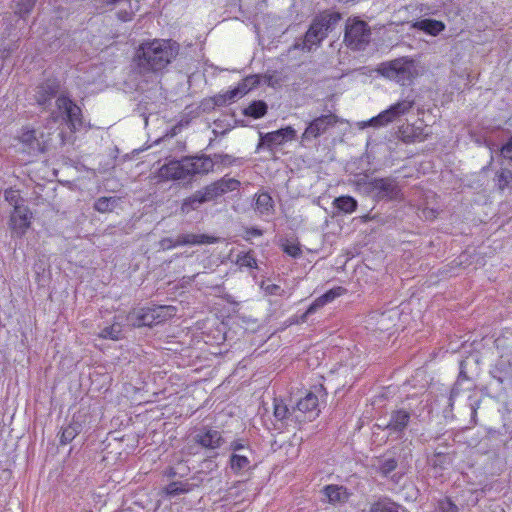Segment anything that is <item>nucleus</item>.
I'll return each mask as SVG.
<instances>
[{"label": "nucleus", "instance_id": "48", "mask_svg": "<svg viewBox=\"0 0 512 512\" xmlns=\"http://www.w3.org/2000/svg\"><path fill=\"white\" fill-rule=\"evenodd\" d=\"M245 447V444H243L241 441H233L231 443V449L234 451L233 453H236V451H239V449H243Z\"/></svg>", "mask_w": 512, "mask_h": 512}, {"label": "nucleus", "instance_id": "13", "mask_svg": "<svg viewBox=\"0 0 512 512\" xmlns=\"http://www.w3.org/2000/svg\"><path fill=\"white\" fill-rule=\"evenodd\" d=\"M370 188L379 199L393 200L399 198L400 188L395 179H373L370 183Z\"/></svg>", "mask_w": 512, "mask_h": 512}, {"label": "nucleus", "instance_id": "32", "mask_svg": "<svg viewBox=\"0 0 512 512\" xmlns=\"http://www.w3.org/2000/svg\"><path fill=\"white\" fill-rule=\"evenodd\" d=\"M369 512H399L396 503L388 499H379L372 503Z\"/></svg>", "mask_w": 512, "mask_h": 512}, {"label": "nucleus", "instance_id": "41", "mask_svg": "<svg viewBox=\"0 0 512 512\" xmlns=\"http://www.w3.org/2000/svg\"><path fill=\"white\" fill-rule=\"evenodd\" d=\"M438 508L441 512H459V507L449 497L438 501Z\"/></svg>", "mask_w": 512, "mask_h": 512}, {"label": "nucleus", "instance_id": "40", "mask_svg": "<svg viewBox=\"0 0 512 512\" xmlns=\"http://www.w3.org/2000/svg\"><path fill=\"white\" fill-rule=\"evenodd\" d=\"M325 307L323 295H319L318 298H315L313 302L310 304L309 308L306 309L303 316H301V321L305 322L307 317H309L310 314L316 313V311L320 308Z\"/></svg>", "mask_w": 512, "mask_h": 512}, {"label": "nucleus", "instance_id": "10", "mask_svg": "<svg viewBox=\"0 0 512 512\" xmlns=\"http://www.w3.org/2000/svg\"><path fill=\"white\" fill-rule=\"evenodd\" d=\"M415 66H380L377 73L386 77L387 79L394 80L402 86L411 85L414 83L418 73L415 72Z\"/></svg>", "mask_w": 512, "mask_h": 512}, {"label": "nucleus", "instance_id": "19", "mask_svg": "<svg viewBox=\"0 0 512 512\" xmlns=\"http://www.w3.org/2000/svg\"><path fill=\"white\" fill-rule=\"evenodd\" d=\"M410 421V412L406 409H398L390 415L386 428L394 432H403Z\"/></svg>", "mask_w": 512, "mask_h": 512}, {"label": "nucleus", "instance_id": "28", "mask_svg": "<svg viewBox=\"0 0 512 512\" xmlns=\"http://www.w3.org/2000/svg\"><path fill=\"white\" fill-rule=\"evenodd\" d=\"M334 207L344 213H353L357 208V201L350 195H341L333 201Z\"/></svg>", "mask_w": 512, "mask_h": 512}, {"label": "nucleus", "instance_id": "50", "mask_svg": "<svg viewBox=\"0 0 512 512\" xmlns=\"http://www.w3.org/2000/svg\"><path fill=\"white\" fill-rule=\"evenodd\" d=\"M57 437H58L59 443L61 445H63L64 444V430H62V428L58 431Z\"/></svg>", "mask_w": 512, "mask_h": 512}, {"label": "nucleus", "instance_id": "1", "mask_svg": "<svg viewBox=\"0 0 512 512\" xmlns=\"http://www.w3.org/2000/svg\"><path fill=\"white\" fill-rule=\"evenodd\" d=\"M215 169V162L211 156H183L179 160L172 159L153 174L157 183L166 181H180V183L191 184L197 175H206Z\"/></svg>", "mask_w": 512, "mask_h": 512}, {"label": "nucleus", "instance_id": "29", "mask_svg": "<svg viewBox=\"0 0 512 512\" xmlns=\"http://www.w3.org/2000/svg\"><path fill=\"white\" fill-rule=\"evenodd\" d=\"M192 489L193 485L188 482H172L164 486L163 493L168 496H176L189 493Z\"/></svg>", "mask_w": 512, "mask_h": 512}, {"label": "nucleus", "instance_id": "54", "mask_svg": "<svg viewBox=\"0 0 512 512\" xmlns=\"http://www.w3.org/2000/svg\"><path fill=\"white\" fill-rule=\"evenodd\" d=\"M388 63H390L391 65H394V63H399V60H392V61H389Z\"/></svg>", "mask_w": 512, "mask_h": 512}, {"label": "nucleus", "instance_id": "31", "mask_svg": "<svg viewBox=\"0 0 512 512\" xmlns=\"http://www.w3.org/2000/svg\"><path fill=\"white\" fill-rule=\"evenodd\" d=\"M495 180L499 190L510 189L512 187V170L500 169L496 173Z\"/></svg>", "mask_w": 512, "mask_h": 512}, {"label": "nucleus", "instance_id": "3", "mask_svg": "<svg viewBox=\"0 0 512 512\" xmlns=\"http://www.w3.org/2000/svg\"><path fill=\"white\" fill-rule=\"evenodd\" d=\"M341 19L342 14L332 11V9L319 12L304 35L302 48L311 51V49L320 46L323 39L328 36V33L337 26Z\"/></svg>", "mask_w": 512, "mask_h": 512}, {"label": "nucleus", "instance_id": "55", "mask_svg": "<svg viewBox=\"0 0 512 512\" xmlns=\"http://www.w3.org/2000/svg\"><path fill=\"white\" fill-rule=\"evenodd\" d=\"M404 63H405L406 65H408V63H413V61H412V60H406V61H404Z\"/></svg>", "mask_w": 512, "mask_h": 512}, {"label": "nucleus", "instance_id": "34", "mask_svg": "<svg viewBox=\"0 0 512 512\" xmlns=\"http://www.w3.org/2000/svg\"><path fill=\"white\" fill-rule=\"evenodd\" d=\"M4 198L13 206V209H15L16 206L25 205L24 199L21 197L19 191L13 188H8L4 191Z\"/></svg>", "mask_w": 512, "mask_h": 512}, {"label": "nucleus", "instance_id": "2", "mask_svg": "<svg viewBox=\"0 0 512 512\" xmlns=\"http://www.w3.org/2000/svg\"><path fill=\"white\" fill-rule=\"evenodd\" d=\"M180 44L171 38H153L137 46L134 59L145 63H171L180 52Z\"/></svg>", "mask_w": 512, "mask_h": 512}, {"label": "nucleus", "instance_id": "39", "mask_svg": "<svg viewBox=\"0 0 512 512\" xmlns=\"http://www.w3.org/2000/svg\"><path fill=\"white\" fill-rule=\"evenodd\" d=\"M398 461L395 457H390L389 459L383 460L379 465V472L383 476H387L391 474L392 471L397 469Z\"/></svg>", "mask_w": 512, "mask_h": 512}, {"label": "nucleus", "instance_id": "56", "mask_svg": "<svg viewBox=\"0 0 512 512\" xmlns=\"http://www.w3.org/2000/svg\"><path fill=\"white\" fill-rule=\"evenodd\" d=\"M7 59V56H2L0 60L5 61Z\"/></svg>", "mask_w": 512, "mask_h": 512}, {"label": "nucleus", "instance_id": "21", "mask_svg": "<svg viewBox=\"0 0 512 512\" xmlns=\"http://www.w3.org/2000/svg\"><path fill=\"white\" fill-rule=\"evenodd\" d=\"M413 27L431 36H438V34L444 31L445 24L442 21H438V19L424 18L414 22Z\"/></svg>", "mask_w": 512, "mask_h": 512}, {"label": "nucleus", "instance_id": "12", "mask_svg": "<svg viewBox=\"0 0 512 512\" xmlns=\"http://www.w3.org/2000/svg\"><path fill=\"white\" fill-rule=\"evenodd\" d=\"M337 117L334 114H322L319 117L312 119L304 129L301 139L303 142L311 141L313 138L322 136L327 132L328 128L337 123Z\"/></svg>", "mask_w": 512, "mask_h": 512}, {"label": "nucleus", "instance_id": "35", "mask_svg": "<svg viewBox=\"0 0 512 512\" xmlns=\"http://www.w3.org/2000/svg\"><path fill=\"white\" fill-rule=\"evenodd\" d=\"M117 1L119 0H106V2L108 4H115L117 3ZM130 4V10L129 12L127 11H124V12H120L119 13V18L124 20L126 22V20H131L133 15L135 14V12H138L139 10V3L141 0H127Z\"/></svg>", "mask_w": 512, "mask_h": 512}, {"label": "nucleus", "instance_id": "37", "mask_svg": "<svg viewBox=\"0 0 512 512\" xmlns=\"http://www.w3.org/2000/svg\"><path fill=\"white\" fill-rule=\"evenodd\" d=\"M236 264L240 267H249L250 269H254V267L257 266V261L252 251H248L237 256Z\"/></svg>", "mask_w": 512, "mask_h": 512}, {"label": "nucleus", "instance_id": "18", "mask_svg": "<svg viewBox=\"0 0 512 512\" xmlns=\"http://www.w3.org/2000/svg\"><path fill=\"white\" fill-rule=\"evenodd\" d=\"M219 242V237L204 235V233H184L178 236V245H212Z\"/></svg>", "mask_w": 512, "mask_h": 512}, {"label": "nucleus", "instance_id": "53", "mask_svg": "<svg viewBox=\"0 0 512 512\" xmlns=\"http://www.w3.org/2000/svg\"><path fill=\"white\" fill-rule=\"evenodd\" d=\"M278 82H273L272 78H269L268 79V84L272 85V86H275V84H277Z\"/></svg>", "mask_w": 512, "mask_h": 512}, {"label": "nucleus", "instance_id": "23", "mask_svg": "<svg viewBox=\"0 0 512 512\" xmlns=\"http://www.w3.org/2000/svg\"><path fill=\"white\" fill-rule=\"evenodd\" d=\"M205 201H210L209 198H207V186L203 190H198L195 194L185 198L181 204L180 210L182 213H189L191 210L198 208L200 204L205 203Z\"/></svg>", "mask_w": 512, "mask_h": 512}, {"label": "nucleus", "instance_id": "26", "mask_svg": "<svg viewBox=\"0 0 512 512\" xmlns=\"http://www.w3.org/2000/svg\"><path fill=\"white\" fill-rule=\"evenodd\" d=\"M250 459L248 456L232 454L229 458V465L234 474L239 475L250 468Z\"/></svg>", "mask_w": 512, "mask_h": 512}, {"label": "nucleus", "instance_id": "16", "mask_svg": "<svg viewBox=\"0 0 512 512\" xmlns=\"http://www.w3.org/2000/svg\"><path fill=\"white\" fill-rule=\"evenodd\" d=\"M321 493L326 502L332 505L346 503L352 494L346 486L339 484L325 485L322 487Z\"/></svg>", "mask_w": 512, "mask_h": 512}, {"label": "nucleus", "instance_id": "8", "mask_svg": "<svg viewBox=\"0 0 512 512\" xmlns=\"http://www.w3.org/2000/svg\"><path fill=\"white\" fill-rule=\"evenodd\" d=\"M297 137V131L292 126L279 128L277 131H271L259 134V143L257 149L265 147L269 151L293 141Z\"/></svg>", "mask_w": 512, "mask_h": 512}, {"label": "nucleus", "instance_id": "22", "mask_svg": "<svg viewBox=\"0 0 512 512\" xmlns=\"http://www.w3.org/2000/svg\"><path fill=\"white\" fill-rule=\"evenodd\" d=\"M23 145V151L28 154L37 155L43 151L40 142L36 138L35 130L24 131L20 136Z\"/></svg>", "mask_w": 512, "mask_h": 512}, {"label": "nucleus", "instance_id": "20", "mask_svg": "<svg viewBox=\"0 0 512 512\" xmlns=\"http://www.w3.org/2000/svg\"><path fill=\"white\" fill-rule=\"evenodd\" d=\"M196 441L202 447L218 448L221 446L222 437L219 431L207 428L206 430L199 432V434L196 437Z\"/></svg>", "mask_w": 512, "mask_h": 512}, {"label": "nucleus", "instance_id": "4", "mask_svg": "<svg viewBox=\"0 0 512 512\" xmlns=\"http://www.w3.org/2000/svg\"><path fill=\"white\" fill-rule=\"evenodd\" d=\"M60 84L57 79H47L45 82L41 83L36 88L35 99L38 105L47 108L49 106L50 100L56 98V106L57 111L52 112V118L54 121H62L64 120V94L59 93Z\"/></svg>", "mask_w": 512, "mask_h": 512}, {"label": "nucleus", "instance_id": "42", "mask_svg": "<svg viewBox=\"0 0 512 512\" xmlns=\"http://www.w3.org/2000/svg\"><path fill=\"white\" fill-rule=\"evenodd\" d=\"M289 414V409L286 404L282 402V400H275L274 402V415L278 419H286Z\"/></svg>", "mask_w": 512, "mask_h": 512}, {"label": "nucleus", "instance_id": "44", "mask_svg": "<svg viewBox=\"0 0 512 512\" xmlns=\"http://www.w3.org/2000/svg\"><path fill=\"white\" fill-rule=\"evenodd\" d=\"M34 0H23L17 4V13L20 15L27 14L33 7Z\"/></svg>", "mask_w": 512, "mask_h": 512}, {"label": "nucleus", "instance_id": "47", "mask_svg": "<svg viewBox=\"0 0 512 512\" xmlns=\"http://www.w3.org/2000/svg\"><path fill=\"white\" fill-rule=\"evenodd\" d=\"M386 319H388V317L386 316L385 313H383V314L380 315L378 323L380 324L379 329L381 331H387L388 332V331H390L391 327L387 326V324H385Z\"/></svg>", "mask_w": 512, "mask_h": 512}, {"label": "nucleus", "instance_id": "45", "mask_svg": "<svg viewBox=\"0 0 512 512\" xmlns=\"http://www.w3.org/2000/svg\"><path fill=\"white\" fill-rule=\"evenodd\" d=\"M501 153L504 158L512 161V136L509 138V141L502 146Z\"/></svg>", "mask_w": 512, "mask_h": 512}, {"label": "nucleus", "instance_id": "33", "mask_svg": "<svg viewBox=\"0 0 512 512\" xmlns=\"http://www.w3.org/2000/svg\"><path fill=\"white\" fill-rule=\"evenodd\" d=\"M116 201V198L113 197H101L95 201L94 208L100 213L111 212Z\"/></svg>", "mask_w": 512, "mask_h": 512}, {"label": "nucleus", "instance_id": "51", "mask_svg": "<svg viewBox=\"0 0 512 512\" xmlns=\"http://www.w3.org/2000/svg\"><path fill=\"white\" fill-rule=\"evenodd\" d=\"M165 475L168 477H174L177 475V473L173 468H169L168 470L165 471Z\"/></svg>", "mask_w": 512, "mask_h": 512}, {"label": "nucleus", "instance_id": "30", "mask_svg": "<svg viewBox=\"0 0 512 512\" xmlns=\"http://www.w3.org/2000/svg\"><path fill=\"white\" fill-rule=\"evenodd\" d=\"M420 130L413 126V124H403L398 128V135L402 141L415 142L420 138Z\"/></svg>", "mask_w": 512, "mask_h": 512}, {"label": "nucleus", "instance_id": "17", "mask_svg": "<svg viewBox=\"0 0 512 512\" xmlns=\"http://www.w3.org/2000/svg\"><path fill=\"white\" fill-rule=\"evenodd\" d=\"M296 408L300 412L307 414L309 419H314L320 414L319 398L316 394L308 392L303 398L298 400Z\"/></svg>", "mask_w": 512, "mask_h": 512}, {"label": "nucleus", "instance_id": "49", "mask_svg": "<svg viewBox=\"0 0 512 512\" xmlns=\"http://www.w3.org/2000/svg\"><path fill=\"white\" fill-rule=\"evenodd\" d=\"M248 233L251 234V236H262L263 232L259 230V228H251Z\"/></svg>", "mask_w": 512, "mask_h": 512}, {"label": "nucleus", "instance_id": "38", "mask_svg": "<svg viewBox=\"0 0 512 512\" xmlns=\"http://www.w3.org/2000/svg\"><path fill=\"white\" fill-rule=\"evenodd\" d=\"M347 294V289L344 286H334L333 288L326 291V293L322 294L324 304L327 305L334 301L339 296H343Z\"/></svg>", "mask_w": 512, "mask_h": 512}, {"label": "nucleus", "instance_id": "14", "mask_svg": "<svg viewBox=\"0 0 512 512\" xmlns=\"http://www.w3.org/2000/svg\"><path fill=\"white\" fill-rule=\"evenodd\" d=\"M66 122L71 131H88L91 124L83 118L82 109L73 103L71 99H66Z\"/></svg>", "mask_w": 512, "mask_h": 512}, {"label": "nucleus", "instance_id": "15", "mask_svg": "<svg viewBox=\"0 0 512 512\" xmlns=\"http://www.w3.org/2000/svg\"><path fill=\"white\" fill-rule=\"evenodd\" d=\"M241 183L237 179L233 178H221L214 183L206 186V198L214 200L219 196L229 193V191L239 189Z\"/></svg>", "mask_w": 512, "mask_h": 512}, {"label": "nucleus", "instance_id": "6", "mask_svg": "<svg viewBox=\"0 0 512 512\" xmlns=\"http://www.w3.org/2000/svg\"><path fill=\"white\" fill-rule=\"evenodd\" d=\"M132 314L135 316L133 324L142 327V325L159 324L175 317L177 309L173 306H154L139 309Z\"/></svg>", "mask_w": 512, "mask_h": 512}, {"label": "nucleus", "instance_id": "27", "mask_svg": "<svg viewBox=\"0 0 512 512\" xmlns=\"http://www.w3.org/2000/svg\"><path fill=\"white\" fill-rule=\"evenodd\" d=\"M267 113V103L263 100H254L248 107L244 108L243 114L248 117L259 119L264 117Z\"/></svg>", "mask_w": 512, "mask_h": 512}, {"label": "nucleus", "instance_id": "46", "mask_svg": "<svg viewBox=\"0 0 512 512\" xmlns=\"http://www.w3.org/2000/svg\"><path fill=\"white\" fill-rule=\"evenodd\" d=\"M161 245L163 248H166V249L177 247V246H179L178 245V237L175 241L172 240V238H163L161 240Z\"/></svg>", "mask_w": 512, "mask_h": 512}, {"label": "nucleus", "instance_id": "36", "mask_svg": "<svg viewBox=\"0 0 512 512\" xmlns=\"http://www.w3.org/2000/svg\"><path fill=\"white\" fill-rule=\"evenodd\" d=\"M282 249L287 255L293 258H297L302 255L301 245L298 241L285 240L282 243Z\"/></svg>", "mask_w": 512, "mask_h": 512}, {"label": "nucleus", "instance_id": "24", "mask_svg": "<svg viewBox=\"0 0 512 512\" xmlns=\"http://www.w3.org/2000/svg\"><path fill=\"white\" fill-rule=\"evenodd\" d=\"M255 210L260 214H272L275 210L274 200L269 193H260L255 199Z\"/></svg>", "mask_w": 512, "mask_h": 512}, {"label": "nucleus", "instance_id": "11", "mask_svg": "<svg viewBox=\"0 0 512 512\" xmlns=\"http://www.w3.org/2000/svg\"><path fill=\"white\" fill-rule=\"evenodd\" d=\"M32 212L26 205L16 206L10 214L9 228L12 235L22 237L31 225Z\"/></svg>", "mask_w": 512, "mask_h": 512}, {"label": "nucleus", "instance_id": "25", "mask_svg": "<svg viewBox=\"0 0 512 512\" xmlns=\"http://www.w3.org/2000/svg\"><path fill=\"white\" fill-rule=\"evenodd\" d=\"M97 336L102 339L119 341V339L123 338V326L120 322H113L109 326L102 328Z\"/></svg>", "mask_w": 512, "mask_h": 512}, {"label": "nucleus", "instance_id": "5", "mask_svg": "<svg viewBox=\"0 0 512 512\" xmlns=\"http://www.w3.org/2000/svg\"><path fill=\"white\" fill-rule=\"evenodd\" d=\"M371 30L365 21L348 19L345 25L344 43L351 49H364L370 43Z\"/></svg>", "mask_w": 512, "mask_h": 512}, {"label": "nucleus", "instance_id": "52", "mask_svg": "<svg viewBox=\"0 0 512 512\" xmlns=\"http://www.w3.org/2000/svg\"><path fill=\"white\" fill-rule=\"evenodd\" d=\"M59 137H60V139H61L62 141H64V131H63V130H61V131L59 132Z\"/></svg>", "mask_w": 512, "mask_h": 512}, {"label": "nucleus", "instance_id": "43", "mask_svg": "<svg viewBox=\"0 0 512 512\" xmlns=\"http://www.w3.org/2000/svg\"><path fill=\"white\" fill-rule=\"evenodd\" d=\"M81 424L72 422L66 427V441L73 439L79 433Z\"/></svg>", "mask_w": 512, "mask_h": 512}, {"label": "nucleus", "instance_id": "9", "mask_svg": "<svg viewBox=\"0 0 512 512\" xmlns=\"http://www.w3.org/2000/svg\"><path fill=\"white\" fill-rule=\"evenodd\" d=\"M260 80L261 77L257 74L246 76L242 82L234 88L227 90L223 94H218L215 97V103L218 105L233 103V101L242 98V96H245V94L249 93L250 90L259 85Z\"/></svg>", "mask_w": 512, "mask_h": 512}, {"label": "nucleus", "instance_id": "7", "mask_svg": "<svg viewBox=\"0 0 512 512\" xmlns=\"http://www.w3.org/2000/svg\"><path fill=\"white\" fill-rule=\"evenodd\" d=\"M414 107V100H398V102L391 104L389 108L383 110L375 117L368 119V121L364 122V125H372V127H385L390 123L395 122V120L409 113L410 109Z\"/></svg>", "mask_w": 512, "mask_h": 512}]
</instances>
